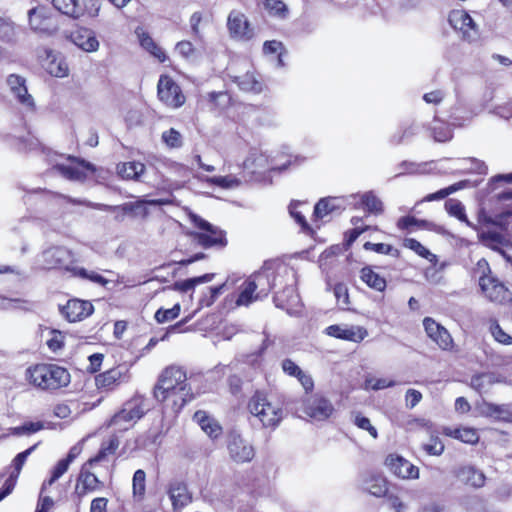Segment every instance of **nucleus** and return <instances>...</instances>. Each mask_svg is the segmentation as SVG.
I'll return each instance as SVG.
<instances>
[{"label": "nucleus", "mask_w": 512, "mask_h": 512, "mask_svg": "<svg viewBox=\"0 0 512 512\" xmlns=\"http://www.w3.org/2000/svg\"><path fill=\"white\" fill-rule=\"evenodd\" d=\"M67 161L55 164L53 170L69 181L84 182L96 173V167L82 158L68 156Z\"/></svg>", "instance_id": "obj_9"}, {"label": "nucleus", "mask_w": 512, "mask_h": 512, "mask_svg": "<svg viewBox=\"0 0 512 512\" xmlns=\"http://www.w3.org/2000/svg\"><path fill=\"white\" fill-rule=\"evenodd\" d=\"M423 326L426 335L436 345L444 351H452L454 349V341L449 331L432 317L423 319Z\"/></svg>", "instance_id": "obj_17"}, {"label": "nucleus", "mask_w": 512, "mask_h": 512, "mask_svg": "<svg viewBox=\"0 0 512 512\" xmlns=\"http://www.w3.org/2000/svg\"><path fill=\"white\" fill-rule=\"evenodd\" d=\"M187 380L183 367L175 364L166 366L158 375L152 395L158 403L178 414L194 398Z\"/></svg>", "instance_id": "obj_1"}, {"label": "nucleus", "mask_w": 512, "mask_h": 512, "mask_svg": "<svg viewBox=\"0 0 512 512\" xmlns=\"http://www.w3.org/2000/svg\"><path fill=\"white\" fill-rule=\"evenodd\" d=\"M359 277L370 289L377 292H384L387 288L385 277L375 272L372 266H364L360 270Z\"/></svg>", "instance_id": "obj_35"}, {"label": "nucleus", "mask_w": 512, "mask_h": 512, "mask_svg": "<svg viewBox=\"0 0 512 512\" xmlns=\"http://www.w3.org/2000/svg\"><path fill=\"white\" fill-rule=\"evenodd\" d=\"M449 24L462 33L464 39L470 40L477 32V26L470 14L463 9L452 10L448 15Z\"/></svg>", "instance_id": "obj_23"}, {"label": "nucleus", "mask_w": 512, "mask_h": 512, "mask_svg": "<svg viewBox=\"0 0 512 512\" xmlns=\"http://www.w3.org/2000/svg\"><path fill=\"white\" fill-rule=\"evenodd\" d=\"M276 273L280 277L273 301L276 307L294 313L301 307V299L296 288V274L292 267L285 263L276 264Z\"/></svg>", "instance_id": "obj_4"}, {"label": "nucleus", "mask_w": 512, "mask_h": 512, "mask_svg": "<svg viewBox=\"0 0 512 512\" xmlns=\"http://www.w3.org/2000/svg\"><path fill=\"white\" fill-rule=\"evenodd\" d=\"M140 45L160 63H164L168 60V56L165 51L154 41V39L148 33H143L140 36Z\"/></svg>", "instance_id": "obj_41"}, {"label": "nucleus", "mask_w": 512, "mask_h": 512, "mask_svg": "<svg viewBox=\"0 0 512 512\" xmlns=\"http://www.w3.org/2000/svg\"><path fill=\"white\" fill-rule=\"evenodd\" d=\"M486 325L493 339L502 345H512V336L506 333L500 326L498 320L491 317L486 320Z\"/></svg>", "instance_id": "obj_42"}, {"label": "nucleus", "mask_w": 512, "mask_h": 512, "mask_svg": "<svg viewBox=\"0 0 512 512\" xmlns=\"http://www.w3.org/2000/svg\"><path fill=\"white\" fill-rule=\"evenodd\" d=\"M422 449L431 456H440L445 449V446L438 436L431 435L429 443L424 444Z\"/></svg>", "instance_id": "obj_61"}, {"label": "nucleus", "mask_w": 512, "mask_h": 512, "mask_svg": "<svg viewBox=\"0 0 512 512\" xmlns=\"http://www.w3.org/2000/svg\"><path fill=\"white\" fill-rule=\"evenodd\" d=\"M157 96L165 106L172 109H178L186 102V96L180 85L167 74L159 77Z\"/></svg>", "instance_id": "obj_10"}, {"label": "nucleus", "mask_w": 512, "mask_h": 512, "mask_svg": "<svg viewBox=\"0 0 512 512\" xmlns=\"http://www.w3.org/2000/svg\"><path fill=\"white\" fill-rule=\"evenodd\" d=\"M254 289L256 298H265L268 294L278 287L280 277L276 273V264L274 266H264L261 270L248 277Z\"/></svg>", "instance_id": "obj_12"}, {"label": "nucleus", "mask_w": 512, "mask_h": 512, "mask_svg": "<svg viewBox=\"0 0 512 512\" xmlns=\"http://www.w3.org/2000/svg\"><path fill=\"white\" fill-rule=\"evenodd\" d=\"M479 408L481 410L482 415L486 417H494L497 419L502 418L503 414L508 413V410L506 409L505 405H498L487 401H483L479 405Z\"/></svg>", "instance_id": "obj_56"}, {"label": "nucleus", "mask_w": 512, "mask_h": 512, "mask_svg": "<svg viewBox=\"0 0 512 512\" xmlns=\"http://www.w3.org/2000/svg\"><path fill=\"white\" fill-rule=\"evenodd\" d=\"M66 335L64 332L57 329H50L46 345L53 353L60 352L65 346Z\"/></svg>", "instance_id": "obj_49"}, {"label": "nucleus", "mask_w": 512, "mask_h": 512, "mask_svg": "<svg viewBox=\"0 0 512 512\" xmlns=\"http://www.w3.org/2000/svg\"><path fill=\"white\" fill-rule=\"evenodd\" d=\"M445 209L447 213L459 221L466 223L468 226L472 227L474 230H477V226L470 223L465 213V208L463 204L456 199H449L445 202Z\"/></svg>", "instance_id": "obj_44"}, {"label": "nucleus", "mask_w": 512, "mask_h": 512, "mask_svg": "<svg viewBox=\"0 0 512 512\" xmlns=\"http://www.w3.org/2000/svg\"><path fill=\"white\" fill-rule=\"evenodd\" d=\"M145 172V165L138 161H129L117 165L118 175L125 180H138Z\"/></svg>", "instance_id": "obj_39"}, {"label": "nucleus", "mask_w": 512, "mask_h": 512, "mask_svg": "<svg viewBox=\"0 0 512 512\" xmlns=\"http://www.w3.org/2000/svg\"><path fill=\"white\" fill-rule=\"evenodd\" d=\"M19 26L6 14H0V43L15 45L18 40Z\"/></svg>", "instance_id": "obj_33"}, {"label": "nucleus", "mask_w": 512, "mask_h": 512, "mask_svg": "<svg viewBox=\"0 0 512 512\" xmlns=\"http://www.w3.org/2000/svg\"><path fill=\"white\" fill-rule=\"evenodd\" d=\"M228 452L236 463L250 462L254 456L253 447L240 436H233L228 442Z\"/></svg>", "instance_id": "obj_25"}, {"label": "nucleus", "mask_w": 512, "mask_h": 512, "mask_svg": "<svg viewBox=\"0 0 512 512\" xmlns=\"http://www.w3.org/2000/svg\"><path fill=\"white\" fill-rule=\"evenodd\" d=\"M58 311L68 323H79L89 318L94 313L95 307L90 300L73 297L65 304H59Z\"/></svg>", "instance_id": "obj_11"}, {"label": "nucleus", "mask_w": 512, "mask_h": 512, "mask_svg": "<svg viewBox=\"0 0 512 512\" xmlns=\"http://www.w3.org/2000/svg\"><path fill=\"white\" fill-rule=\"evenodd\" d=\"M462 188H463L462 182L454 183V184H452L448 187L442 188L434 193L427 194L423 198L422 201L423 202H432V201L442 200Z\"/></svg>", "instance_id": "obj_54"}, {"label": "nucleus", "mask_w": 512, "mask_h": 512, "mask_svg": "<svg viewBox=\"0 0 512 512\" xmlns=\"http://www.w3.org/2000/svg\"><path fill=\"white\" fill-rule=\"evenodd\" d=\"M190 220L194 227L200 230V232L190 233V236L198 245L205 249H222L227 246L228 240L225 231L196 214L191 215Z\"/></svg>", "instance_id": "obj_6"}, {"label": "nucleus", "mask_w": 512, "mask_h": 512, "mask_svg": "<svg viewBox=\"0 0 512 512\" xmlns=\"http://www.w3.org/2000/svg\"><path fill=\"white\" fill-rule=\"evenodd\" d=\"M360 205L369 214L379 215L384 211L382 201L372 192H367L361 196Z\"/></svg>", "instance_id": "obj_47"}, {"label": "nucleus", "mask_w": 512, "mask_h": 512, "mask_svg": "<svg viewBox=\"0 0 512 512\" xmlns=\"http://www.w3.org/2000/svg\"><path fill=\"white\" fill-rule=\"evenodd\" d=\"M120 441L117 435L110 436L107 440L103 441L100 445L98 452L86 462L92 466L108 462L111 456H114L119 448Z\"/></svg>", "instance_id": "obj_31"}, {"label": "nucleus", "mask_w": 512, "mask_h": 512, "mask_svg": "<svg viewBox=\"0 0 512 512\" xmlns=\"http://www.w3.org/2000/svg\"><path fill=\"white\" fill-rule=\"evenodd\" d=\"M495 383L493 374L491 373H477L471 377L470 386L478 393H481L487 386Z\"/></svg>", "instance_id": "obj_51"}, {"label": "nucleus", "mask_w": 512, "mask_h": 512, "mask_svg": "<svg viewBox=\"0 0 512 512\" xmlns=\"http://www.w3.org/2000/svg\"><path fill=\"white\" fill-rule=\"evenodd\" d=\"M258 299L259 298H256L254 286L247 278L240 286V292L235 300L236 306H248Z\"/></svg>", "instance_id": "obj_43"}, {"label": "nucleus", "mask_w": 512, "mask_h": 512, "mask_svg": "<svg viewBox=\"0 0 512 512\" xmlns=\"http://www.w3.org/2000/svg\"><path fill=\"white\" fill-rule=\"evenodd\" d=\"M402 246L412 250L418 256L424 259H428L429 256L432 255L431 252L415 238H404L402 241Z\"/></svg>", "instance_id": "obj_59"}, {"label": "nucleus", "mask_w": 512, "mask_h": 512, "mask_svg": "<svg viewBox=\"0 0 512 512\" xmlns=\"http://www.w3.org/2000/svg\"><path fill=\"white\" fill-rule=\"evenodd\" d=\"M120 209L123 212V214L131 216L146 217L148 214L146 202L143 200L124 203L123 205H121Z\"/></svg>", "instance_id": "obj_53"}, {"label": "nucleus", "mask_w": 512, "mask_h": 512, "mask_svg": "<svg viewBox=\"0 0 512 512\" xmlns=\"http://www.w3.org/2000/svg\"><path fill=\"white\" fill-rule=\"evenodd\" d=\"M283 372L298 380L306 394H311L314 390V380L310 374L302 370L292 359L286 358L282 361Z\"/></svg>", "instance_id": "obj_26"}, {"label": "nucleus", "mask_w": 512, "mask_h": 512, "mask_svg": "<svg viewBox=\"0 0 512 512\" xmlns=\"http://www.w3.org/2000/svg\"><path fill=\"white\" fill-rule=\"evenodd\" d=\"M73 42L86 52H94L99 47V42L93 31L87 28H80L71 35Z\"/></svg>", "instance_id": "obj_34"}, {"label": "nucleus", "mask_w": 512, "mask_h": 512, "mask_svg": "<svg viewBox=\"0 0 512 512\" xmlns=\"http://www.w3.org/2000/svg\"><path fill=\"white\" fill-rule=\"evenodd\" d=\"M336 202L337 198L335 197L321 198L314 206L312 222L317 223L321 221L324 217L339 210L340 206Z\"/></svg>", "instance_id": "obj_38"}, {"label": "nucleus", "mask_w": 512, "mask_h": 512, "mask_svg": "<svg viewBox=\"0 0 512 512\" xmlns=\"http://www.w3.org/2000/svg\"><path fill=\"white\" fill-rule=\"evenodd\" d=\"M363 248L367 251H373L378 254L390 255L393 252L399 253L397 249H394L392 245L386 243H372L365 242Z\"/></svg>", "instance_id": "obj_63"}, {"label": "nucleus", "mask_w": 512, "mask_h": 512, "mask_svg": "<svg viewBox=\"0 0 512 512\" xmlns=\"http://www.w3.org/2000/svg\"><path fill=\"white\" fill-rule=\"evenodd\" d=\"M6 82L17 102L27 111L35 112L36 104L32 95L28 92L26 79L18 74H10L6 79Z\"/></svg>", "instance_id": "obj_20"}, {"label": "nucleus", "mask_w": 512, "mask_h": 512, "mask_svg": "<svg viewBox=\"0 0 512 512\" xmlns=\"http://www.w3.org/2000/svg\"><path fill=\"white\" fill-rule=\"evenodd\" d=\"M303 411L314 420L324 421L332 416L335 409L331 401L325 396L313 394L304 400Z\"/></svg>", "instance_id": "obj_13"}, {"label": "nucleus", "mask_w": 512, "mask_h": 512, "mask_svg": "<svg viewBox=\"0 0 512 512\" xmlns=\"http://www.w3.org/2000/svg\"><path fill=\"white\" fill-rule=\"evenodd\" d=\"M133 496L138 500H142L146 493V473L142 469L134 472L132 479Z\"/></svg>", "instance_id": "obj_50"}, {"label": "nucleus", "mask_w": 512, "mask_h": 512, "mask_svg": "<svg viewBox=\"0 0 512 512\" xmlns=\"http://www.w3.org/2000/svg\"><path fill=\"white\" fill-rule=\"evenodd\" d=\"M262 4L270 15L285 18L288 14L287 6L281 0H262Z\"/></svg>", "instance_id": "obj_55"}, {"label": "nucleus", "mask_w": 512, "mask_h": 512, "mask_svg": "<svg viewBox=\"0 0 512 512\" xmlns=\"http://www.w3.org/2000/svg\"><path fill=\"white\" fill-rule=\"evenodd\" d=\"M193 420L197 422L202 431L213 441L223 435V428L220 423L211 417L206 411L198 410L193 415Z\"/></svg>", "instance_id": "obj_27"}, {"label": "nucleus", "mask_w": 512, "mask_h": 512, "mask_svg": "<svg viewBox=\"0 0 512 512\" xmlns=\"http://www.w3.org/2000/svg\"><path fill=\"white\" fill-rule=\"evenodd\" d=\"M471 276L478 281L480 294L496 305H505L512 301V293L507 285L492 271L486 258H480L471 269Z\"/></svg>", "instance_id": "obj_3"}, {"label": "nucleus", "mask_w": 512, "mask_h": 512, "mask_svg": "<svg viewBox=\"0 0 512 512\" xmlns=\"http://www.w3.org/2000/svg\"><path fill=\"white\" fill-rule=\"evenodd\" d=\"M130 378L129 370L123 365H116L95 376L96 387L101 391L110 392L115 390Z\"/></svg>", "instance_id": "obj_14"}, {"label": "nucleus", "mask_w": 512, "mask_h": 512, "mask_svg": "<svg viewBox=\"0 0 512 512\" xmlns=\"http://www.w3.org/2000/svg\"><path fill=\"white\" fill-rule=\"evenodd\" d=\"M324 333L330 337L360 343L368 336V330L359 325L333 324L325 328Z\"/></svg>", "instance_id": "obj_19"}, {"label": "nucleus", "mask_w": 512, "mask_h": 512, "mask_svg": "<svg viewBox=\"0 0 512 512\" xmlns=\"http://www.w3.org/2000/svg\"><path fill=\"white\" fill-rule=\"evenodd\" d=\"M144 415L141 404L128 402L125 406L110 419L109 425L122 426L125 423L135 422Z\"/></svg>", "instance_id": "obj_29"}, {"label": "nucleus", "mask_w": 512, "mask_h": 512, "mask_svg": "<svg viewBox=\"0 0 512 512\" xmlns=\"http://www.w3.org/2000/svg\"><path fill=\"white\" fill-rule=\"evenodd\" d=\"M168 494L174 510L182 509L192 501V496L183 481L171 482Z\"/></svg>", "instance_id": "obj_30"}, {"label": "nucleus", "mask_w": 512, "mask_h": 512, "mask_svg": "<svg viewBox=\"0 0 512 512\" xmlns=\"http://www.w3.org/2000/svg\"><path fill=\"white\" fill-rule=\"evenodd\" d=\"M161 139L170 149H178L183 146V137L175 128H170L162 132Z\"/></svg>", "instance_id": "obj_52"}, {"label": "nucleus", "mask_w": 512, "mask_h": 512, "mask_svg": "<svg viewBox=\"0 0 512 512\" xmlns=\"http://www.w3.org/2000/svg\"><path fill=\"white\" fill-rule=\"evenodd\" d=\"M41 64L48 74L54 77L63 78L69 74V67L65 58L52 49L44 48L39 53Z\"/></svg>", "instance_id": "obj_18"}, {"label": "nucleus", "mask_w": 512, "mask_h": 512, "mask_svg": "<svg viewBox=\"0 0 512 512\" xmlns=\"http://www.w3.org/2000/svg\"><path fill=\"white\" fill-rule=\"evenodd\" d=\"M53 7L69 18L92 19L99 15V0H52Z\"/></svg>", "instance_id": "obj_7"}, {"label": "nucleus", "mask_w": 512, "mask_h": 512, "mask_svg": "<svg viewBox=\"0 0 512 512\" xmlns=\"http://www.w3.org/2000/svg\"><path fill=\"white\" fill-rule=\"evenodd\" d=\"M454 475L462 483L472 488H481L485 485V474L472 465H464L458 467L454 471Z\"/></svg>", "instance_id": "obj_28"}, {"label": "nucleus", "mask_w": 512, "mask_h": 512, "mask_svg": "<svg viewBox=\"0 0 512 512\" xmlns=\"http://www.w3.org/2000/svg\"><path fill=\"white\" fill-rule=\"evenodd\" d=\"M263 52L267 55L277 54L279 63L283 64L282 57L286 51L282 42L277 40L265 41L263 44Z\"/></svg>", "instance_id": "obj_60"}, {"label": "nucleus", "mask_w": 512, "mask_h": 512, "mask_svg": "<svg viewBox=\"0 0 512 512\" xmlns=\"http://www.w3.org/2000/svg\"><path fill=\"white\" fill-rule=\"evenodd\" d=\"M206 182L211 184V185H215V186H218V187H221V188H231L235 185L238 184V181L237 179H235L234 177L232 176H213V177H208L206 179Z\"/></svg>", "instance_id": "obj_64"}, {"label": "nucleus", "mask_w": 512, "mask_h": 512, "mask_svg": "<svg viewBox=\"0 0 512 512\" xmlns=\"http://www.w3.org/2000/svg\"><path fill=\"white\" fill-rule=\"evenodd\" d=\"M28 24L32 31L45 35H53L59 29L58 17L44 5H38L28 11Z\"/></svg>", "instance_id": "obj_8"}, {"label": "nucleus", "mask_w": 512, "mask_h": 512, "mask_svg": "<svg viewBox=\"0 0 512 512\" xmlns=\"http://www.w3.org/2000/svg\"><path fill=\"white\" fill-rule=\"evenodd\" d=\"M37 445L38 444H34L33 446L29 447L28 449L18 453L14 457V459L12 460L13 471L10 473L11 475L19 477L20 472H21L28 456L36 449Z\"/></svg>", "instance_id": "obj_58"}, {"label": "nucleus", "mask_w": 512, "mask_h": 512, "mask_svg": "<svg viewBox=\"0 0 512 512\" xmlns=\"http://www.w3.org/2000/svg\"><path fill=\"white\" fill-rule=\"evenodd\" d=\"M93 468L94 466L87 462L80 468L74 489V495L79 500L103 486V482L92 472Z\"/></svg>", "instance_id": "obj_15"}, {"label": "nucleus", "mask_w": 512, "mask_h": 512, "mask_svg": "<svg viewBox=\"0 0 512 512\" xmlns=\"http://www.w3.org/2000/svg\"><path fill=\"white\" fill-rule=\"evenodd\" d=\"M233 82L245 92L258 94L264 89L261 77L254 70H247L243 75L234 76Z\"/></svg>", "instance_id": "obj_32"}, {"label": "nucleus", "mask_w": 512, "mask_h": 512, "mask_svg": "<svg viewBox=\"0 0 512 512\" xmlns=\"http://www.w3.org/2000/svg\"><path fill=\"white\" fill-rule=\"evenodd\" d=\"M354 424L362 430L369 433L374 439L378 438L377 429L371 424L369 418L363 416L361 413H357L354 417Z\"/></svg>", "instance_id": "obj_62"}, {"label": "nucleus", "mask_w": 512, "mask_h": 512, "mask_svg": "<svg viewBox=\"0 0 512 512\" xmlns=\"http://www.w3.org/2000/svg\"><path fill=\"white\" fill-rule=\"evenodd\" d=\"M443 434L465 444L475 445L479 442L477 429L473 427L444 428Z\"/></svg>", "instance_id": "obj_36"}, {"label": "nucleus", "mask_w": 512, "mask_h": 512, "mask_svg": "<svg viewBox=\"0 0 512 512\" xmlns=\"http://www.w3.org/2000/svg\"><path fill=\"white\" fill-rule=\"evenodd\" d=\"M301 205L300 201H292L289 205V213L295 222L300 226L301 231L306 235L313 236L315 234L314 229L307 222L302 212L298 211V207Z\"/></svg>", "instance_id": "obj_45"}, {"label": "nucleus", "mask_w": 512, "mask_h": 512, "mask_svg": "<svg viewBox=\"0 0 512 512\" xmlns=\"http://www.w3.org/2000/svg\"><path fill=\"white\" fill-rule=\"evenodd\" d=\"M247 409L265 428H276L283 418L282 408L271 402L264 391L254 392L248 400Z\"/></svg>", "instance_id": "obj_5"}, {"label": "nucleus", "mask_w": 512, "mask_h": 512, "mask_svg": "<svg viewBox=\"0 0 512 512\" xmlns=\"http://www.w3.org/2000/svg\"><path fill=\"white\" fill-rule=\"evenodd\" d=\"M44 263L48 269L69 270L72 264V253L65 247L57 246L43 253Z\"/></svg>", "instance_id": "obj_24"}, {"label": "nucleus", "mask_w": 512, "mask_h": 512, "mask_svg": "<svg viewBox=\"0 0 512 512\" xmlns=\"http://www.w3.org/2000/svg\"><path fill=\"white\" fill-rule=\"evenodd\" d=\"M26 384L35 390L56 393L71 382L69 370L54 362L32 363L24 371Z\"/></svg>", "instance_id": "obj_2"}, {"label": "nucleus", "mask_w": 512, "mask_h": 512, "mask_svg": "<svg viewBox=\"0 0 512 512\" xmlns=\"http://www.w3.org/2000/svg\"><path fill=\"white\" fill-rule=\"evenodd\" d=\"M361 482L364 491L376 498L388 496L389 481L382 472L368 471L362 475Z\"/></svg>", "instance_id": "obj_22"}, {"label": "nucleus", "mask_w": 512, "mask_h": 512, "mask_svg": "<svg viewBox=\"0 0 512 512\" xmlns=\"http://www.w3.org/2000/svg\"><path fill=\"white\" fill-rule=\"evenodd\" d=\"M227 289L228 280L218 286L209 287L207 292L199 299V306L201 308L212 306L218 297Z\"/></svg>", "instance_id": "obj_48"}, {"label": "nucleus", "mask_w": 512, "mask_h": 512, "mask_svg": "<svg viewBox=\"0 0 512 512\" xmlns=\"http://www.w3.org/2000/svg\"><path fill=\"white\" fill-rule=\"evenodd\" d=\"M71 464V457L69 459H60L51 470V475L42 483V492H45L52 486L64 473L67 472Z\"/></svg>", "instance_id": "obj_46"}, {"label": "nucleus", "mask_w": 512, "mask_h": 512, "mask_svg": "<svg viewBox=\"0 0 512 512\" xmlns=\"http://www.w3.org/2000/svg\"><path fill=\"white\" fill-rule=\"evenodd\" d=\"M227 27L232 38L248 41L254 37V29L240 11L233 10L229 13Z\"/></svg>", "instance_id": "obj_21"}, {"label": "nucleus", "mask_w": 512, "mask_h": 512, "mask_svg": "<svg viewBox=\"0 0 512 512\" xmlns=\"http://www.w3.org/2000/svg\"><path fill=\"white\" fill-rule=\"evenodd\" d=\"M478 239L487 248L505 254L502 247L507 244L504 236L496 231H483L477 227Z\"/></svg>", "instance_id": "obj_37"}, {"label": "nucleus", "mask_w": 512, "mask_h": 512, "mask_svg": "<svg viewBox=\"0 0 512 512\" xmlns=\"http://www.w3.org/2000/svg\"><path fill=\"white\" fill-rule=\"evenodd\" d=\"M180 312L181 306L179 303H176L169 309L159 308L155 312L154 318L158 323H165L176 319L180 315Z\"/></svg>", "instance_id": "obj_57"}, {"label": "nucleus", "mask_w": 512, "mask_h": 512, "mask_svg": "<svg viewBox=\"0 0 512 512\" xmlns=\"http://www.w3.org/2000/svg\"><path fill=\"white\" fill-rule=\"evenodd\" d=\"M398 230L406 233L415 231L416 228L432 229L433 224L425 219H417L414 216L406 215L400 217L396 222Z\"/></svg>", "instance_id": "obj_40"}, {"label": "nucleus", "mask_w": 512, "mask_h": 512, "mask_svg": "<svg viewBox=\"0 0 512 512\" xmlns=\"http://www.w3.org/2000/svg\"><path fill=\"white\" fill-rule=\"evenodd\" d=\"M384 465L397 478L403 480L419 478V468L396 453L388 454L384 460Z\"/></svg>", "instance_id": "obj_16"}]
</instances>
